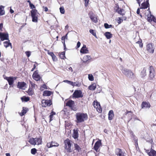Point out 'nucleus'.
<instances>
[{"label":"nucleus","mask_w":156,"mask_h":156,"mask_svg":"<svg viewBox=\"0 0 156 156\" xmlns=\"http://www.w3.org/2000/svg\"><path fill=\"white\" fill-rule=\"evenodd\" d=\"M32 77L36 81H38L40 80L41 77L38 74V71L36 70L35 71L32 75Z\"/></svg>","instance_id":"nucleus-13"},{"label":"nucleus","mask_w":156,"mask_h":156,"mask_svg":"<svg viewBox=\"0 0 156 156\" xmlns=\"http://www.w3.org/2000/svg\"><path fill=\"white\" fill-rule=\"evenodd\" d=\"M97 111L99 113H101L102 112V109L101 108H100L97 109Z\"/></svg>","instance_id":"nucleus-62"},{"label":"nucleus","mask_w":156,"mask_h":156,"mask_svg":"<svg viewBox=\"0 0 156 156\" xmlns=\"http://www.w3.org/2000/svg\"><path fill=\"white\" fill-rule=\"evenodd\" d=\"M115 10L119 14L123 16L125 15V11L122 9H120L118 6L117 5L115 7Z\"/></svg>","instance_id":"nucleus-11"},{"label":"nucleus","mask_w":156,"mask_h":156,"mask_svg":"<svg viewBox=\"0 0 156 156\" xmlns=\"http://www.w3.org/2000/svg\"><path fill=\"white\" fill-rule=\"evenodd\" d=\"M0 38L1 41H3L5 40L9 41L8 34V33L0 32Z\"/></svg>","instance_id":"nucleus-9"},{"label":"nucleus","mask_w":156,"mask_h":156,"mask_svg":"<svg viewBox=\"0 0 156 156\" xmlns=\"http://www.w3.org/2000/svg\"><path fill=\"white\" fill-rule=\"evenodd\" d=\"M51 57L54 61H56L57 60V58L54 54Z\"/></svg>","instance_id":"nucleus-52"},{"label":"nucleus","mask_w":156,"mask_h":156,"mask_svg":"<svg viewBox=\"0 0 156 156\" xmlns=\"http://www.w3.org/2000/svg\"><path fill=\"white\" fill-rule=\"evenodd\" d=\"M51 91L46 90L44 91L43 95V96H48L51 95Z\"/></svg>","instance_id":"nucleus-26"},{"label":"nucleus","mask_w":156,"mask_h":156,"mask_svg":"<svg viewBox=\"0 0 156 156\" xmlns=\"http://www.w3.org/2000/svg\"><path fill=\"white\" fill-rule=\"evenodd\" d=\"M104 27L106 29H108L112 27V25H108L107 23H105Z\"/></svg>","instance_id":"nucleus-43"},{"label":"nucleus","mask_w":156,"mask_h":156,"mask_svg":"<svg viewBox=\"0 0 156 156\" xmlns=\"http://www.w3.org/2000/svg\"><path fill=\"white\" fill-rule=\"evenodd\" d=\"M129 113H130V115H131L132 116V118H131V119H130V120H131V119H133V121H135L136 120H140L138 118H137V117L135 115H132V113L130 111H128L127 112V114H128Z\"/></svg>","instance_id":"nucleus-25"},{"label":"nucleus","mask_w":156,"mask_h":156,"mask_svg":"<svg viewBox=\"0 0 156 156\" xmlns=\"http://www.w3.org/2000/svg\"><path fill=\"white\" fill-rule=\"evenodd\" d=\"M28 111V109L26 107H23V110L20 113V115L21 116H23L25 115Z\"/></svg>","instance_id":"nucleus-23"},{"label":"nucleus","mask_w":156,"mask_h":156,"mask_svg":"<svg viewBox=\"0 0 156 156\" xmlns=\"http://www.w3.org/2000/svg\"><path fill=\"white\" fill-rule=\"evenodd\" d=\"M150 105L148 102H143L141 104V107L142 108H149L150 107Z\"/></svg>","instance_id":"nucleus-21"},{"label":"nucleus","mask_w":156,"mask_h":156,"mask_svg":"<svg viewBox=\"0 0 156 156\" xmlns=\"http://www.w3.org/2000/svg\"><path fill=\"white\" fill-rule=\"evenodd\" d=\"M76 117L77 119V123H80L86 120L88 118L87 115L86 113L81 112L77 113L76 114Z\"/></svg>","instance_id":"nucleus-1"},{"label":"nucleus","mask_w":156,"mask_h":156,"mask_svg":"<svg viewBox=\"0 0 156 156\" xmlns=\"http://www.w3.org/2000/svg\"><path fill=\"white\" fill-rule=\"evenodd\" d=\"M108 119L110 120H112L114 116L113 112L112 110H111L109 111L108 114Z\"/></svg>","instance_id":"nucleus-22"},{"label":"nucleus","mask_w":156,"mask_h":156,"mask_svg":"<svg viewBox=\"0 0 156 156\" xmlns=\"http://www.w3.org/2000/svg\"><path fill=\"white\" fill-rule=\"evenodd\" d=\"M81 44V43L80 42L78 41L77 44V45L76 47V48H78L80 47Z\"/></svg>","instance_id":"nucleus-56"},{"label":"nucleus","mask_w":156,"mask_h":156,"mask_svg":"<svg viewBox=\"0 0 156 156\" xmlns=\"http://www.w3.org/2000/svg\"><path fill=\"white\" fill-rule=\"evenodd\" d=\"M96 87V84L95 83L91 84L88 87V89L90 90H94Z\"/></svg>","instance_id":"nucleus-29"},{"label":"nucleus","mask_w":156,"mask_h":156,"mask_svg":"<svg viewBox=\"0 0 156 156\" xmlns=\"http://www.w3.org/2000/svg\"><path fill=\"white\" fill-rule=\"evenodd\" d=\"M42 87L45 89H47V86L45 84H44L42 86Z\"/></svg>","instance_id":"nucleus-61"},{"label":"nucleus","mask_w":156,"mask_h":156,"mask_svg":"<svg viewBox=\"0 0 156 156\" xmlns=\"http://www.w3.org/2000/svg\"><path fill=\"white\" fill-rule=\"evenodd\" d=\"M25 54L27 57H29L30 55L31 52L30 51H27L25 52Z\"/></svg>","instance_id":"nucleus-53"},{"label":"nucleus","mask_w":156,"mask_h":156,"mask_svg":"<svg viewBox=\"0 0 156 156\" xmlns=\"http://www.w3.org/2000/svg\"><path fill=\"white\" fill-rule=\"evenodd\" d=\"M147 142L150 143L151 144H152L153 140L152 139H150L149 140H147Z\"/></svg>","instance_id":"nucleus-59"},{"label":"nucleus","mask_w":156,"mask_h":156,"mask_svg":"<svg viewBox=\"0 0 156 156\" xmlns=\"http://www.w3.org/2000/svg\"><path fill=\"white\" fill-rule=\"evenodd\" d=\"M4 46L6 48L10 46L11 47V48H12V44L9 42V40L8 41H5L3 43Z\"/></svg>","instance_id":"nucleus-27"},{"label":"nucleus","mask_w":156,"mask_h":156,"mask_svg":"<svg viewBox=\"0 0 156 156\" xmlns=\"http://www.w3.org/2000/svg\"><path fill=\"white\" fill-rule=\"evenodd\" d=\"M29 82H30V83L31 86V87L32 88H35V86L36 85V84L30 81Z\"/></svg>","instance_id":"nucleus-49"},{"label":"nucleus","mask_w":156,"mask_h":156,"mask_svg":"<svg viewBox=\"0 0 156 156\" xmlns=\"http://www.w3.org/2000/svg\"><path fill=\"white\" fill-rule=\"evenodd\" d=\"M8 82L10 86L12 85L14 82L13 78L12 77H9V79L8 80Z\"/></svg>","instance_id":"nucleus-31"},{"label":"nucleus","mask_w":156,"mask_h":156,"mask_svg":"<svg viewBox=\"0 0 156 156\" xmlns=\"http://www.w3.org/2000/svg\"><path fill=\"white\" fill-rule=\"evenodd\" d=\"M65 51H64L62 52L60 54L59 56L62 59H64L65 58H66L65 56Z\"/></svg>","instance_id":"nucleus-38"},{"label":"nucleus","mask_w":156,"mask_h":156,"mask_svg":"<svg viewBox=\"0 0 156 156\" xmlns=\"http://www.w3.org/2000/svg\"><path fill=\"white\" fill-rule=\"evenodd\" d=\"M91 59V57L90 56L87 55L83 57V62L84 63H86L87 61Z\"/></svg>","instance_id":"nucleus-28"},{"label":"nucleus","mask_w":156,"mask_h":156,"mask_svg":"<svg viewBox=\"0 0 156 156\" xmlns=\"http://www.w3.org/2000/svg\"><path fill=\"white\" fill-rule=\"evenodd\" d=\"M48 51V54L50 55L51 57H52L53 55L54 54L53 53L49 51V50H47Z\"/></svg>","instance_id":"nucleus-55"},{"label":"nucleus","mask_w":156,"mask_h":156,"mask_svg":"<svg viewBox=\"0 0 156 156\" xmlns=\"http://www.w3.org/2000/svg\"><path fill=\"white\" fill-rule=\"evenodd\" d=\"M68 33L64 36H63V37H64L65 39L67 40L68 39V36L67 35L68 34Z\"/></svg>","instance_id":"nucleus-63"},{"label":"nucleus","mask_w":156,"mask_h":156,"mask_svg":"<svg viewBox=\"0 0 156 156\" xmlns=\"http://www.w3.org/2000/svg\"><path fill=\"white\" fill-rule=\"evenodd\" d=\"M28 93L29 95H32L33 94L34 92L32 89L31 88H29L28 90Z\"/></svg>","instance_id":"nucleus-40"},{"label":"nucleus","mask_w":156,"mask_h":156,"mask_svg":"<svg viewBox=\"0 0 156 156\" xmlns=\"http://www.w3.org/2000/svg\"><path fill=\"white\" fill-rule=\"evenodd\" d=\"M141 6L140 7V9H147L149 6V3L148 1H146V3L144 2L141 4Z\"/></svg>","instance_id":"nucleus-18"},{"label":"nucleus","mask_w":156,"mask_h":156,"mask_svg":"<svg viewBox=\"0 0 156 156\" xmlns=\"http://www.w3.org/2000/svg\"><path fill=\"white\" fill-rule=\"evenodd\" d=\"M123 21V19L121 18L120 17H119L117 20V23L119 24L121 23Z\"/></svg>","instance_id":"nucleus-50"},{"label":"nucleus","mask_w":156,"mask_h":156,"mask_svg":"<svg viewBox=\"0 0 156 156\" xmlns=\"http://www.w3.org/2000/svg\"><path fill=\"white\" fill-rule=\"evenodd\" d=\"M65 39L64 38V37H63V36H62L61 38V40L62 41V42L63 44L64 47V49L65 50H66V49H67L66 48V45L65 43Z\"/></svg>","instance_id":"nucleus-39"},{"label":"nucleus","mask_w":156,"mask_h":156,"mask_svg":"<svg viewBox=\"0 0 156 156\" xmlns=\"http://www.w3.org/2000/svg\"><path fill=\"white\" fill-rule=\"evenodd\" d=\"M21 99L22 101L27 102L30 100V98L29 97L23 96L21 98Z\"/></svg>","instance_id":"nucleus-33"},{"label":"nucleus","mask_w":156,"mask_h":156,"mask_svg":"<svg viewBox=\"0 0 156 156\" xmlns=\"http://www.w3.org/2000/svg\"><path fill=\"white\" fill-rule=\"evenodd\" d=\"M74 146L75 150L77 151L78 152H79L81 150V148L77 144H75Z\"/></svg>","instance_id":"nucleus-37"},{"label":"nucleus","mask_w":156,"mask_h":156,"mask_svg":"<svg viewBox=\"0 0 156 156\" xmlns=\"http://www.w3.org/2000/svg\"><path fill=\"white\" fill-rule=\"evenodd\" d=\"M154 49V46L151 44H148L147 45V50L149 52L153 53Z\"/></svg>","instance_id":"nucleus-12"},{"label":"nucleus","mask_w":156,"mask_h":156,"mask_svg":"<svg viewBox=\"0 0 156 156\" xmlns=\"http://www.w3.org/2000/svg\"><path fill=\"white\" fill-rule=\"evenodd\" d=\"M42 106L43 107H46L47 106H50L52 104L51 100H43L41 101Z\"/></svg>","instance_id":"nucleus-10"},{"label":"nucleus","mask_w":156,"mask_h":156,"mask_svg":"<svg viewBox=\"0 0 156 156\" xmlns=\"http://www.w3.org/2000/svg\"><path fill=\"white\" fill-rule=\"evenodd\" d=\"M74 102L71 100H69L66 103V105L69 107L70 108L74 105Z\"/></svg>","instance_id":"nucleus-20"},{"label":"nucleus","mask_w":156,"mask_h":156,"mask_svg":"<svg viewBox=\"0 0 156 156\" xmlns=\"http://www.w3.org/2000/svg\"><path fill=\"white\" fill-rule=\"evenodd\" d=\"M72 96L73 98H82L83 96L82 91L80 90H75Z\"/></svg>","instance_id":"nucleus-7"},{"label":"nucleus","mask_w":156,"mask_h":156,"mask_svg":"<svg viewBox=\"0 0 156 156\" xmlns=\"http://www.w3.org/2000/svg\"><path fill=\"white\" fill-rule=\"evenodd\" d=\"M91 34L93 36L95 37H97L96 34L95 32H94V30L92 29H90L89 30Z\"/></svg>","instance_id":"nucleus-45"},{"label":"nucleus","mask_w":156,"mask_h":156,"mask_svg":"<svg viewBox=\"0 0 156 156\" xmlns=\"http://www.w3.org/2000/svg\"><path fill=\"white\" fill-rule=\"evenodd\" d=\"M121 70L122 73L127 77L131 79L134 77V73L131 70L122 67Z\"/></svg>","instance_id":"nucleus-2"},{"label":"nucleus","mask_w":156,"mask_h":156,"mask_svg":"<svg viewBox=\"0 0 156 156\" xmlns=\"http://www.w3.org/2000/svg\"><path fill=\"white\" fill-rule=\"evenodd\" d=\"M136 43L139 44V46L140 48H142L143 47V44L141 42L138 41L136 42Z\"/></svg>","instance_id":"nucleus-54"},{"label":"nucleus","mask_w":156,"mask_h":156,"mask_svg":"<svg viewBox=\"0 0 156 156\" xmlns=\"http://www.w3.org/2000/svg\"><path fill=\"white\" fill-rule=\"evenodd\" d=\"M63 82L67 83H68L70 85H71L72 86L73 85V82L71 81H69V80H64L63 81Z\"/></svg>","instance_id":"nucleus-41"},{"label":"nucleus","mask_w":156,"mask_h":156,"mask_svg":"<svg viewBox=\"0 0 156 156\" xmlns=\"http://www.w3.org/2000/svg\"><path fill=\"white\" fill-rule=\"evenodd\" d=\"M3 26V24L2 23H1L0 24V31H2V28Z\"/></svg>","instance_id":"nucleus-60"},{"label":"nucleus","mask_w":156,"mask_h":156,"mask_svg":"<svg viewBox=\"0 0 156 156\" xmlns=\"http://www.w3.org/2000/svg\"><path fill=\"white\" fill-rule=\"evenodd\" d=\"M37 150L35 148H33L31 149V154L33 155H34L37 153Z\"/></svg>","instance_id":"nucleus-42"},{"label":"nucleus","mask_w":156,"mask_h":156,"mask_svg":"<svg viewBox=\"0 0 156 156\" xmlns=\"http://www.w3.org/2000/svg\"><path fill=\"white\" fill-rule=\"evenodd\" d=\"M88 78L89 80L91 81H92L94 80V77L91 74H89Z\"/></svg>","instance_id":"nucleus-46"},{"label":"nucleus","mask_w":156,"mask_h":156,"mask_svg":"<svg viewBox=\"0 0 156 156\" xmlns=\"http://www.w3.org/2000/svg\"><path fill=\"white\" fill-rule=\"evenodd\" d=\"M60 12L62 14H64L65 13V10L63 7H60L59 8Z\"/></svg>","instance_id":"nucleus-48"},{"label":"nucleus","mask_w":156,"mask_h":156,"mask_svg":"<svg viewBox=\"0 0 156 156\" xmlns=\"http://www.w3.org/2000/svg\"><path fill=\"white\" fill-rule=\"evenodd\" d=\"M58 144L57 143L56 144V145H53L52 142L51 143H48L47 146L48 147L50 148L53 147L58 146Z\"/></svg>","instance_id":"nucleus-36"},{"label":"nucleus","mask_w":156,"mask_h":156,"mask_svg":"<svg viewBox=\"0 0 156 156\" xmlns=\"http://www.w3.org/2000/svg\"><path fill=\"white\" fill-rule=\"evenodd\" d=\"M104 35L108 39H109L112 37V34L108 32H106L104 34Z\"/></svg>","instance_id":"nucleus-24"},{"label":"nucleus","mask_w":156,"mask_h":156,"mask_svg":"<svg viewBox=\"0 0 156 156\" xmlns=\"http://www.w3.org/2000/svg\"><path fill=\"white\" fill-rule=\"evenodd\" d=\"M84 1H85V6H86L88 4L89 0H84Z\"/></svg>","instance_id":"nucleus-57"},{"label":"nucleus","mask_w":156,"mask_h":156,"mask_svg":"<svg viewBox=\"0 0 156 156\" xmlns=\"http://www.w3.org/2000/svg\"><path fill=\"white\" fill-rule=\"evenodd\" d=\"M4 7L2 5L0 6V16H2L4 14L5 11L3 10Z\"/></svg>","instance_id":"nucleus-34"},{"label":"nucleus","mask_w":156,"mask_h":156,"mask_svg":"<svg viewBox=\"0 0 156 156\" xmlns=\"http://www.w3.org/2000/svg\"><path fill=\"white\" fill-rule=\"evenodd\" d=\"M137 1V3L138 4L139 6H140V3L142 2L143 0H136Z\"/></svg>","instance_id":"nucleus-58"},{"label":"nucleus","mask_w":156,"mask_h":156,"mask_svg":"<svg viewBox=\"0 0 156 156\" xmlns=\"http://www.w3.org/2000/svg\"><path fill=\"white\" fill-rule=\"evenodd\" d=\"M115 153L117 156H126L125 153L123 152L121 149L119 148L115 149Z\"/></svg>","instance_id":"nucleus-14"},{"label":"nucleus","mask_w":156,"mask_h":156,"mask_svg":"<svg viewBox=\"0 0 156 156\" xmlns=\"http://www.w3.org/2000/svg\"><path fill=\"white\" fill-rule=\"evenodd\" d=\"M89 16L93 22L95 23L98 22V19L97 16L92 12H90L88 14Z\"/></svg>","instance_id":"nucleus-8"},{"label":"nucleus","mask_w":156,"mask_h":156,"mask_svg":"<svg viewBox=\"0 0 156 156\" xmlns=\"http://www.w3.org/2000/svg\"><path fill=\"white\" fill-rule=\"evenodd\" d=\"M149 71V78L152 80L153 79L155 76V69L152 66H150L148 68Z\"/></svg>","instance_id":"nucleus-6"},{"label":"nucleus","mask_w":156,"mask_h":156,"mask_svg":"<svg viewBox=\"0 0 156 156\" xmlns=\"http://www.w3.org/2000/svg\"><path fill=\"white\" fill-rule=\"evenodd\" d=\"M81 85V83H80L79 82H73V85H72L73 87L76 86L79 87Z\"/></svg>","instance_id":"nucleus-44"},{"label":"nucleus","mask_w":156,"mask_h":156,"mask_svg":"<svg viewBox=\"0 0 156 156\" xmlns=\"http://www.w3.org/2000/svg\"><path fill=\"white\" fill-rule=\"evenodd\" d=\"M55 113H51L50 115L48 117L50 119V122L52 120V117L53 116V115L54 114H55Z\"/></svg>","instance_id":"nucleus-47"},{"label":"nucleus","mask_w":156,"mask_h":156,"mask_svg":"<svg viewBox=\"0 0 156 156\" xmlns=\"http://www.w3.org/2000/svg\"><path fill=\"white\" fill-rule=\"evenodd\" d=\"M31 16L32 18V21L34 22H37V17L39 13L36 9H32L31 11Z\"/></svg>","instance_id":"nucleus-3"},{"label":"nucleus","mask_w":156,"mask_h":156,"mask_svg":"<svg viewBox=\"0 0 156 156\" xmlns=\"http://www.w3.org/2000/svg\"><path fill=\"white\" fill-rule=\"evenodd\" d=\"M148 154L149 156H156V151L153 150H151Z\"/></svg>","instance_id":"nucleus-30"},{"label":"nucleus","mask_w":156,"mask_h":156,"mask_svg":"<svg viewBox=\"0 0 156 156\" xmlns=\"http://www.w3.org/2000/svg\"><path fill=\"white\" fill-rule=\"evenodd\" d=\"M101 143L100 140L97 141L95 144L94 148L97 152L98 151L99 147L101 145Z\"/></svg>","instance_id":"nucleus-15"},{"label":"nucleus","mask_w":156,"mask_h":156,"mask_svg":"<svg viewBox=\"0 0 156 156\" xmlns=\"http://www.w3.org/2000/svg\"><path fill=\"white\" fill-rule=\"evenodd\" d=\"M147 20L149 22H151L153 21L156 23V18L154 16L152 15L151 14L150 15V16L148 17Z\"/></svg>","instance_id":"nucleus-19"},{"label":"nucleus","mask_w":156,"mask_h":156,"mask_svg":"<svg viewBox=\"0 0 156 156\" xmlns=\"http://www.w3.org/2000/svg\"><path fill=\"white\" fill-rule=\"evenodd\" d=\"M140 8H138L137 10L136 13L137 14L139 15L140 13Z\"/></svg>","instance_id":"nucleus-64"},{"label":"nucleus","mask_w":156,"mask_h":156,"mask_svg":"<svg viewBox=\"0 0 156 156\" xmlns=\"http://www.w3.org/2000/svg\"><path fill=\"white\" fill-rule=\"evenodd\" d=\"M73 137L74 139H76L78 137V133L77 130H74Z\"/></svg>","instance_id":"nucleus-32"},{"label":"nucleus","mask_w":156,"mask_h":156,"mask_svg":"<svg viewBox=\"0 0 156 156\" xmlns=\"http://www.w3.org/2000/svg\"><path fill=\"white\" fill-rule=\"evenodd\" d=\"M29 6L30 8L32 9H34L35 8L34 5H33V4L31 3H30Z\"/></svg>","instance_id":"nucleus-51"},{"label":"nucleus","mask_w":156,"mask_h":156,"mask_svg":"<svg viewBox=\"0 0 156 156\" xmlns=\"http://www.w3.org/2000/svg\"><path fill=\"white\" fill-rule=\"evenodd\" d=\"M146 69L145 68H144L141 72V76L142 77L145 76L146 75Z\"/></svg>","instance_id":"nucleus-35"},{"label":"nucleus","mask_w":156,"mask_h":156,"mask_svg":"<svg viewBox=\"0 0 156 156\" xmlns=\"http://www.w3.org/2000/svg\"><path fill=\"white\" fill-rule=\"evenodd\" d=\"M26 85V83L24 82H18L17 87L18 88L21 89H24L23 88L25 85Z\"/></svg>","instance_id":"nucleus-17"},{"label":"nucleus","mask_w":156,"mask_h":156,"mask_svg":"<svg viewBox=\"0 0 156 156\" xmlns=\"http://www.w3.org/2000/svg\"><path fill=\"white\" fill-rule=\"evenodd\" d=\"M42 137L40 136L39 137L34 138H31L29 139L28 142L32 145H36V143L34 142V140H37L38 144H42Z\"/></svg>","instance_id":"nucleus-5"},{"label":"nucleus","mask_w":156,"mask_h":156,"mask_svg":"<svg viewBox=\"0 0 156 156\" xmlns=\"http://www.w3.org/2000/svg\"><path fill=\"white\" fill-rule=\"evenodd\" d=\"M80 52L83 54H86L88 53V50L86 48V45L83 44L80 50Z\"/></svg>","instance_id":"nucleus-16"},{"label":"nucleus","mask_w":156,"mask_h":156,"mask_svg":"<svg viewBox=\"0 0 156 156\" xmlns=\"http://www.w3.org/2000/svg\"><path fill=\"white\" fill-rule=\"evenodd\" d=\"M65 148L67 150L68 152H71L72 151L71 149V144L70 140L68 139H67L64 141Z\"/></svg>","instance_id":"nucleus-4"}]
</instances>
